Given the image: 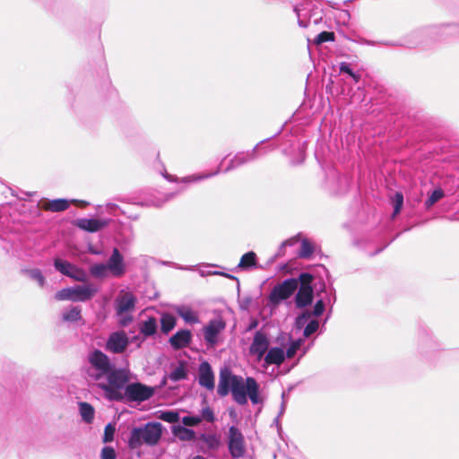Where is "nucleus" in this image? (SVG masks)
<instances>
[{"instance_id": "a878e982", "label": "nucleus", "mask_w": 459, "mask_h": 459, "mask_svg": "<svg viewBox=\"0 0 459 459\" xmlns=\"http://www.w3.org/2000/svg\"><path fill=\"white\" fill-rule=\"evenodd\" d=\"M173 433L178 438L183 441H193L195 439V432L184 426L174 427Z\"/></svg>"}, {"instance_id": "1a4fd4ad", "label": "nucleus", "mask_w": 459, "mask_h": 459, "mask_svg": "<svg viewBox=\"0 0 459 459\" xmlns=\"http://www.w3.org/2000/svg\"><path fill=\"white\" fill-rule=\"evenodd\" d=\"M300 286L295 296L296 306L299 308L311 304L313 300V289L311 286L313 276L310 273H303L299 277Z\"/></svg>"}, {"instance_id": "9d476101", "label": "nucleus", "mask_w": 459, "mask_h": 459, "mask_svg": "<svg viewBox=\"0 0 459 459\" xmlns=\"http://www.w3.org/2000/svg\"><path fill=\"white\" fill-rule=\"evenodd\" d=\"M313 7L314 4L311 1L294 7V12L298 17V23L300 27H307L311 19H313L315 24H317L322 20L321 11Z\"/></svg>"}, {"instance_id": "de8ad7c7", "label": "nucleus", "mask_w": 459, "mask_h": 459, "mask_svg": "<svg viewBox=\"0 0 459 459\" xmlns=\"http://www.w3.org/2000/svg\"><path fill=\"white\" fill-rule=\"evenodd\" d=\"M201 421L202 418L200 416H185L182 418V423L187 427L197 426Z\"/></svg>"}, {"instance_id": "0eeeda50", "label": "nucleus", "mask_w": 459, "mask_h": 459, "mask_svg": "<svg viewBox=\"0 0 459 459\" xmlns=\"http://www.w3.org/2000/svg\"><path fill=\"white\" fill-rule=\"evenodd\" d=\"M98 291L92 284L65 288L55 294L56 300H71L83 302L91 299Z\"/></svg>"}, {"instance_id": "7ed1b4c3", "label": "nucleus", "mask_w": 459, "mask_h": 459, "mask_svg": "<svg viewBox=\"0 0 459 459\" xmlns=\"http://www.w3.org/2000/svg\"><path fill=\"white\" fill-rule=\"evenodd\" d=\"M162 434V425L160 422H148L141 427L134 428L128 438L130 449H138L143 444L155 446Z\"/></svg>"}, {"instance_id": "393cba45", "label": "nucleus", "mask_w": 459, "mask_h": 459, "mask_svg": "<svg viewBox=\"0 0 459 459\" xmlns=\"http://www.w3.org/2000/svg\"><path fill=\"white\" fill-rule=\"evenodd\" d=\"M257 267L256 255L253 251H249L244 254L238 264V269L240 270H250Z\"/></svg>"}, {"instance_id": "8fccbe9b", "label": "nucleus", "mask_w": 459, "mask_h": 459, "mask_svg": "<svg viewBox=\"0 0 459 459\" xmlns=\"http://www.w3.org/2000/svg\"><path fill=\"white\" fill-rule=\"evenodd\" d=\"M114 432H115V428L111 424H108L105 427L103 441L105 443L112 441Z\"/></svg>"}, {"instance_id": "4c0bfd02", "label": "nucleus", "mask_w": 459, "mask_h": 459, "mask_svg": "<svg viewBox=\"0 0 459 459\" xmlns=\"http://www.w3.org/2000/svg\"><path fill=\"white\" fill-rule=\"evenodd\" d=\"M439 30L446 36H459V24L442 25Z\"/></svg>"}, {"instance_id": "58836bf2", "label": "nucleus", "mask_w": 459, "mask_h": 459, "mask_svg": "<svg viewBox=\"0 0 459 459\" xmlns=\"http://www.w3.org/2000/svg\"><path fill=\"white\" fill-rule=\"evenodd\" d=\"M160 419L169 423H176L179 420V414L173 411H162Z\"/></svg>"}, {"instance_id": "7c9ffc66", "label": "nucleus", "mask_w": 459, "mask_h": 459, "mask_svg": "<svg viewBox=\"0 0 459 459\" xmlns=\"http://www.w3.org/2000/svg\"><path fill=\"white\" fill-rule=\"evenodd\" d=\"M156 331L157 322L153 317H150L143 322L140 327V333L146 337L154 335Z\"/></svg>"}, {"instance_id": "20e7f679", "label": "nucleus", "mask_w": 459, "mask_h": 459, "mask_svg": "<svg viewBox=\"0 0 459 459\" xmlns=\"http://www.w3.org/2000/svg\"><path fill=\"white\" fill-rule=\"evenodd\" d=\"M114 364L110 359L100 350H93L87 355L85 373L90 381H95L98 385L105 378Z\"/></svg>"}, {"instance_id": "603ef678", "label": "nucleus", "mask_w": 459, "mask_h": 459, "mask_svg": "<svg viewBox=\"0 0 459 459\" xmlns=\"http://www.w3.org/2000/svg\"><path fill=\"white\" fill-rule=\"evenodd\" d=\"M309 317H310V313H308V312L303 313L301 316H299L297 318V325L299 326L303 325Z\"/></svg>"}, {"instance_id": "864d4df0", "label": "nucleus", "mask_w": 459, "mask_h": 459, "mask_svg": "<svg viewBox=\"0 0 459 459\" xmlns=\"http://www.w3.org/2000/svg\"><path fill=\"white\" fill-rule=\"evenodd\" d=\"M213 274L222 275V276H225V277L230 278V279H236L234 276L230 275V274L225 273L214 272Z\"/></svg>"}, {"instance_id": "473e14b6", "label": "nucleus", "mask_w": 459, "mask_h": 459, "mask_svg": "<svg viewBox=\"0 0 459 459\" xmlns=\"http://www.w3.org/2000/svg\"><path fill=\"white\" fill-rule=\"evenodd\" d=\"M54 266L58 272L67 277H69V275L72 273L71 272H73L74 268L75 267V265L73 264L59 258H56L54 261Z\"/></svg>"}, {"instance_id": "c756f323", "label": "nucleus", "mask_w": 459, "mask_h": 459, "mask_svg": "<svg viewBox=\"0 0 459 459\" xmlns=\"http://www.w3.org/2000/svg\"><path fill=\"white\" fill-rule=\"evenodd\" d=\"M199 439L204 442L209 449L216 450L221 445L220 437L216 434L202 433Z\"/></svg>"}, {"instance_id": "423d86ee", "label": "nucleus", "mask_w": 459, "mask_h": 459, "mask_svg": "<svg viewBox=\"0 0 459 459\" xmlns=\"http://www.w3.org/2000/svg\"><path fill=\"white\" fill-rule=\"evenodd\" d=\"M136 300L135 295L131 291L121 290L118 292L114 300V308L120 326L126 327L133 321Z\"/></svg>"}, {"instance_id": "bb28decb", "label": "nucleus", "mask_w": 459, "mask_h": 459, "mask_svg": "<svg viewBox=\"0 0 459 459\" xmlns=\"http://www.w3.org/2000/svg\"><path fill=\"white\" fill-rule=\"evenodd\" d=\"M336 299V297L334 294L330 296L329 294L325 293V296L321 298L316 301V303L314 306L313 315L315 316H319L323 314L325 310V304H331L332 302H334Z\"/></svg>"}, {"instance_id": "c9c22d12", "label": "nucleus", "mask_w": 459, "mask_h": 459, "mask_svg": "<svg viewBox=\"0 0 459 459\" xmlns=\"http://www.w3.org/2000/svg\"><path fill=\"white\" fill-rule=\"evenodd\" d=\"M444 197V192L441 188L435 189L428 197L425 202V206L427 209L433 206L437 202Z\"/></svg>"}, {"instance_id": "dca6fc26", "label": "nucleus", "mask_w": 459, "mask_h": 459, "mask_svg": "<svg viewBox=\"0 0 459 459\" xmlns=\"http://www.w3.org/2000/svg\"><path fill=\"white\" fill-rule=\"evenodd\" d=\"M198 384L209 391H212L215 387L214 374L207 361H204L199 365Z\"/></svg>"}, {"instance_id": "2f4dec72", "label": "nucleus", "mask_w": 459, "mask_h": 459, "mask_svg": "<svg viewBox=\"0 0 459 459\" xmlns=\"http://www.w3.org/2000/svg\"><path fill=\"white\" fill-rule=\"evenodd\" d=\"M79 410H80V414L82 416V419L86 422V423H91L93 419H94V409L93 407L88 403H84V402H82L79 403Z\"/></svg>"}, {"instance_id": "49530a36", "label": "nucleus", "mask_w": 459, "mask_h": 459, "mask_svg": "<svg viewBox=\"0 0 459 459\" xmlns=\"http://www.w3.org/2000/svg\"><path fill=\"white\" fill-rule=\"evenodd\" d=\"M319 323L317 320H311L304 329L303 334L305 337H309L312 333L317 331Z\"/></svg>"}, {"instance_id": "b1692460", "label": "nucleus", "mask_w": 459, "mask_h": 459, "mask_svg": "<svg viewBox=\"0 0 459 459\" xmlns=\"http://www.w3.org/2000/svg\"><path fill=\"white\" fill-rule=\"evenodd\" d=\"M70 202L66 199L48 200L42 203V207L50 212H63L68 209Z\"/></svg>"}, {"instance_id": "f03ea898", "label": "nucleus", "mask_w": 459, "mask_h": 459, "mask_svg": "<svg viewBox=\"0 0 459 459\" xmlns=\"http://www.w3.org/2000/svg\"><path fill=\"white\" fill-rule=\"evenodd\" d=\"M89 272L92 277L98 279H105L109 276L120 278L126 273V266L122 254L118 248L115 247L106 264H93L90 266Z\"/></svg>"}, {"instance_id": "f8f14e48", "label": "nucleus", "mask_w": 459, "mask_h": 459, "mask_svg": "<svg viewBox=\"0 0 459 459\" xmlns=\"http://www.w3.org/2000/svg\"><path fill=\"white\" fill-rule=\"evenodd\" d=\"M228 447L230 455L234 458H240L245 455L246 446L244 436L235 426H231L229 429Z\"/></svg>"}, {"instance_id": "f257e3e1", "label": "nucleus", "mask_w": 459, "mask_h": 459, "mask_svg": "<svg viewBox=\"0 0 459 459\" xmlns=\"http://www.w3.org/2000/svg\"><path fill=\"white\" fill-rule=\"evenodd\" d=\"M231 394L233 400L239 405L247 403V398L253 404L262 402L259 396V385L254 377H247L244 379L241 376L232 377Z\"/></svg>"}, {"instance_id": "412c9836", "label": "nucleus", "mask_w": 459, "mask_h": 459, "mask_svg": "<svg viewBox=\"0 0 459 459\" xmlns=\"http://www.w3.org/2000/svg\"><path fill=\"white\" fill-rule=\"evenodd\" d=\"M219 172H220V169H218L213 173L195 174V175L184 177V178H182L180 179H178L175 177H173L172 175H169L168 173H164L162 175L169 181H179L181 183L190 184V183H195V182H198L200 180L209 178H211V177H212L214 175H217Z\"/></svg>"}, {"instance_id": "a211bd4d", "label": "nucleus", "mask_w": 459, "mask_h": 459, "mask_svg": "<svg viewBox=\"0 0 459 459\" xmlns=\"http://www.w3.org/2000/svg\"><path fill=\"white\" fill-rule=\"evenodd\" d=\"M110 219L82 218L76 221V226L88 232H97L107 227Z\"/></svg>"}, {"instance_id": "6e6d98bb", "label": "nucleus", "mask_w": 459, "mask_h": 459, "mask_svg": "<svg viewBox=\"0 0 459 459\" xmlns=\"http://www.w3.org/2000/svg\"><path fill=\"white\" fill-rule=\"evenodd\" d=\"M71 203H80L82 205H86L87 203L86 202H83V201H78V200H72Z\"/></svg>"}, {"instance_id": "3c124183", "label": "nucleus", "mask_w": 459, "mask_h": 459, "mask_svg": "<svg viewBox=\"0 0 459 459\" xmlns=\"http://www.w3.org/2000/svg\"><path fill=\"white\" fill-rule=\"evenodd\" d=\"M293 242H294V240H292V239L284 241V242L281 245V247H279V250H278L277 254L274 255L273 260H274V259H276V258H277V257H279V256L283 255H284V248H285V247H286L287 245H290H290H292V244H293Z\"/></svg>"}, {"instance_id": "4468645a", "label": "nucleus", "mask_w": 459, "mask_h": 459, "mask_svg": "<svg viewBox=\"0 0 459 459\" xmlns=\"http://www.w3.org/2000/svg\"><path fill=\"white\" fill-rule=\"evenodd\" d=\"M129 343V337L127 336L126 332H113L108 337L105 345V350L114 354H120L126 350Z\"/></svg>"}, {"instance_id": "a18cd8bd", "label": "nucleus", "mask_w": 459, "mask_h": 459, "mask_svg": "<svg viewBox=\"0 0 459 459\" xmlns=\"http://www.w3.org/2000/svg\"><path fill=\"white\" fill-rule=\"evenodd\" d=\"M333 40H334L333 32L323 31L316 36V38L315 39V43L317 45H320L324 42L333 41Z\"/></svg>"}, {"instance_id": "39448f33", "label": "nucleus", "mask_w": 459, "mask_h": 459, "mask_svg": "<svg viewBox=\"0 0 459 459\" xmlns=\"http://www.w3.org/2000/svg\"><path fill=\"white\" fill-rule=\"evenodd\" d=\"M130 380V372L126 368H116L115 365L111 367L108 374L99 384V386L107 392L110 397L114 399H120V389H125L126 384Z\"/></svg>"}, {"instance_id": "6e6552de", "label": "nucleus", "mask_w": 459, "mask_h": 459, "mask_svg": "<svg viewBox=\"0 0 459 459\" xmlns=\"http://www.w3.org/2000/svg\"><path fill=\"white\" fill-rule=\"evenodd\" d=\"M226 328V323L221 317L210 320L203 327L204 340L209 348H214L221 341V334Z\"/></svg>"}, {"instance_id": "a19ab883", "label": "nucleus", "mask_w": 459, "mask_h": 459, "mask_svg": "<svg viewBox=\"0 0 459 459\" xmlns=\"http://www.w3.org/2000/svg\"><path fill=\"white\" fill-rule=\"evenodd\" d=\"M302 343H303V341L301 339L291 342L285 352V357L288 359L293 358L294 355L296 354L297 351L302 345Z\"/></svg>"}, {"instance_id": "79ce46f5", "label": "nucleus", "mask_w": 459, "mask_h": 459, "mask_svg": "<svg viewBox=\"0 0 459 459\" xmlns=\"http://www.w3.org/2000/svg\"><path fill=\"white\" fill-rule=\"evenodd\" d=\"M394 212L393 217H395L401 211L403 204V195L402 193H395L393 198Z\"/></svg>"}, {"instance_id": "4be33fe9", "label": "nucleus", "mask_w": 459, "mask_h": 459, "mask_svg": "<svg viewBox=\"0 0 459 459\" xmlns=\"http://www.w3.org/2000/svg\"><path fill=\"white\" fill-rule=\"evenodd\" d=\"M285 359V352L282 348L273 347L267 351L264 361L268 365H281Z\"/></svg>"}, {"instance_id": "ddd939ff", "label": "nucleus", "mask_w": 459, "mask_h": 459, "mask_svg": "<svg viewBox=\"0 0 459 459\" xmlns=\"http://www.w3.org/2000/svg\"><path fill=\"white\" fill-rule=\"evenodd\" d=\"M154 394L151 386L141 383H132L125 387V396L131 402H143L150 399Z\"/></svg>"}, {"instance_id": "5fc2aeb1", "label": "nucleus", "mask_w": 459, "mask_h": 459, "mask_svg": "<svg viewBox=\"0 0 459 459\" xmlns=\"http://www.w3.org/2000/svg\"><path fill=\"white\" fill-rule=\"evenodd\" d=\"M90 253H91L93 255H100L101 254L100 251H99V250H97L95 248H92V247L90 248Z\"/></svg>"}, {"instance_id": "2eb2a0df", "label": "nucleus", "mask_w": 459, "mask_h": 459, "mask_svg": "<svg viewBox=\"0 0 459 459\" xmlns=\"http://www.w3.org/2000/svg\"><path fill=\"white\" fill-rule=\"evenodd\" d=\"M269 341L267 336L261 331H257L253 338V342L250 345V353L256 356L257 360L260 361L266 351H268Z\"/></svg>"}, {"instance_id": "6ab92c4d", "label": "nucleus", "mask_w": 459, "mask_h": 459, "mask_svg": "<svg viewBox=\"0 0 459 459\" xmlns=\"http://www.w3.org/2000/svg\"><path fill=\"white\" fill-rule=\"evenodd\" d=\"M191 339L192 334L189 330H180L169 338V343L175 350H178L186 347Z\"/></svg>"}, {"instance_id": "e433bc0d", "label": "nucleus", "mask_w": 459, "mask_h": 459, "mask_svg": "<svg viewBox=\"0 0 459 459\" xmlns=\"http://www.w3.org/2000/svg\"><path fill=\"white\" fill-rule=\"evenodd\" d=\"M340 72L347 74L354 81L355 83H358L361 77L360 74L353 72L351 65L346 62H342L340 64Z\"/></svg>"}, {"instance_id": "72a5a7b5", "label": "nucleus", "mask_w": 459, "mask_h": 459, "mask_svg": "<svg viewBox=\"0 0 459 459\" xmlns=\"http://www.w3.org/2000/svg\"><path fill=\"white\" fill-rule=\"evenodd\" d=\"M161 331L164 333L170 332L176 325V319L170 314H163L160 318Z\"/></svg>"}, {"instance_id": "09e8293b", "label": "nucleus", "mask_w": 459, "mask_h": 459, "mask_svg": "<svg viewBox=\"0 0 459 459\" xmlns=\"http://www.w3.org/2000/svg\"><path fill=\"white\" fill-rule=\"evenodd\" d=\"M100 457L101 459H116L115 449L111 446H104L101 450Z\"/></svg>"}, {"instance_id": "cd10ccee", "label": "nucleus", "mask_w": 459, "mask_h": 459, "mask_svg": "<svg viewBox=\"0 0 459 459\" xmlns=\"http://www.w3.org/2000/svg\"><path fill=\"white\" fill-rule=\"evenodd\" d=\"M187 377V369L183 361H179L178 365L175 367L169 373V379L178 382Z\"/></svg>"}, {"instance_id": "37998d69", "label": "nucleus", "mask_w": 459, "mask_h": 459, "mask_svg": "<svg viewBox=\"0 0 459 459\" xmlns=\"http://www.w3.org/2000/svg\"><path fill=\"white\" fill-rule=\"evenodd\" d=\"M71 273H72L69 275V277L75 281L85 282L88 280L87 273H85V271L81 268H78L77 266H75L73 272Z\"/></svg>"}, {"instance_id": "f3484780", "label": "nucleus", "mask_w": 459, "mask_h": 459, "mask_svg": "<svg viewBox=\"0 0 459 459\" xmlns=\"http://www.w3.org/2000/svg\"><path fill=\"white\" fill-rule=\"evenodd\" d=\"M259 150V144H257L253 150L246 152L237 153L231 160L230 164L223 169L224 172H229L235 169L256 158V153Z\"/></svg>"}, {"instance_id": "ea45409f", "label": "nucleus", "mask_w": 459, "mask_h": 459, "mask_svg": "<svg viewBox=\"0 0 459 459\" xmlns=\"http://www.w3.org/2000/svg\"><path fill=\"white\" fill-rule=\"evenodd\" d=\"M28 276L36 281L39 286H44V283H45V278L42 274V273L40 272V270L39 269H30V270H27L26 271Z\"/></svg>"}, {"instance_id": "c03bdc74", "label": "nucleus", "mask_w": 459, "mask_h": 459, "mask_svg": "<svg viewBox=\"0 0 459 459\" xmlns=\"http://www.w3.org/2000/svg\"><path fill=\"white\" fill-rule=\"evenodd\" d=\"M200 417L202 418V420H205L210 423L215 421L213 410L209 406H205L202 409Z\"/></svg>"}, {"instance_id": "f704fd0d", "label": "nucleus", "mask_w": 459, "mask_h": 459, "mask_svg": "<svg viewBox=\"0 0 459 459\" xmlns=\"http://www.w3.org/2000/svg\"><path fill=\"white\" fill-rule=\"evenodd\" d=\"M315 247L307 239H303L299 251V256L301 258H309L313 254Z\"/></svg>"}, {"instance_id": "5701e85b", "label": "nucleus", "mask_w": 459, "mask_h": 459, "mask_svg": "<svg viewBox=\"0 0 459 459\" xmlns=\"http://www.w3.org/2000/svg\"><path fill=\"white\" fill-rule=\"evenodd\" d=\"M175 311L187 324L194 325L199 323L197 313L188 306H178Z\"/></svg>"}, {"instance_id": "bf43d9fd", "label": "nucleus", "mask_w": 459, "mask_h": 459, "mask_svg": "<svg viewBox=\"0 0 459 459\" xmlns=\"http://www.w3.org/2000/svg\"><path fill=\"white\" fill-rule=\"evenodd\" d=\"M173 196H174V194H170V195H168L167 200H169V199L172 198Z\"/></svg>"}, {"instance_id": "13d9d810", "label": "nucleus", "mask_w": 459, "mask_h": 459, "mask_svg": "<svg viewBox=\"0 0 459 459\" xmlns=\"http://www.w3.org/2000/svg\"><path fill=\"white\" fill-rule=\"evenodd\" d=\"M192 459H204V456L202 455H195V457H193Z\"/></svg>"}, {"instance_id": "c85d7f7f", "label": "nucleus", "mask_w": 459, "mask_h": 459, "mask_svg": "<svg viewBox=\"0 0 459 459\" xmlns=\"http://www.w3.org/2000/svg\"><path fill=\"white\" fill-rule=\"evenodd\" d=\"M80 307H71L62 313V319L65 322H77L82 318Z\"/></svg>"}, {"instance_id": "9b49d317", "label": "nucleus", "mask_w": 459, "mask_h": 459, "mask_svg": "<svg viewBox=\"0 0 459 459\" xmlns=\"http://www.w3.org/2000/svg\"><path fill=\"white\" fill-rule=\"evenodd\" d=\"M299 281L296 279H287L281 283L274 286L269 295L270 301L273 304H278L282 300L289 299L298 289Z\"/></svg>"}, {"instance_id": "4d7b16f0", "label": "nucleus", "mask_w": 459, "mask_h": 459, "mask_svg": "<svg viewBox=\"0 0 459 459\" xmlns=\"http://www.w3.org/2000/svg\"><path fill=\"white\" fill-rule=\"evenodd\" d=\"M284 410H285V403H281V411H280V414H282L284 412Z\"/></svg>"}, {"instance_id": "aec40b11", "label": "nucleus", "mask_w": 459, "mask_h": 459, "mask_svg": "<svg viewBox=\"0 0 459 459\" xmlns=\"http://www.w3.org/2000/svg\"><path fill=\"white\" fill-rule=\"evenodd\" d=\"M237 377V375L231 374L230 371L224 370L220 373L217 393L220 396L224 397L231 392V379Z\"/></svg>"}]
</instances>
